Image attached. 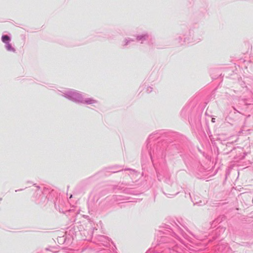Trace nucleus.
Masks as SVG:
<instances>
[{
	"mask_svg": "<svg viewBox=\"0 0 253 253\" xmlns=\"http://www.w3.org/2000/svg\"><path fill=\"white\" fill-rule=\"evenodd\" d=\"M9 40L8 36L5 35L2 37V41L4 42H7Z\"/></svg>",
	"mask_w": 253,
	"mask_h": 253,
	"instance_id": "nucleus-1",
	"label": "nucleus"
},
{
	"mask_svg": "<svg viewBox=\"0 0 253 253\" xmlns=\"http://www.w3.org/2000/svg\"><path fill=\"white\" fill-rule=\"evenodd\" d=\"M7 48L8 50H13L14 51V50L12 48V47H11V45L8 44L7 45Z\"/></svg>",
	"mask_w": 253,
	"mask_h": 253,
	"instance_id": "nucleus-2",
	"label": "nucleus"
}]
</instances>
